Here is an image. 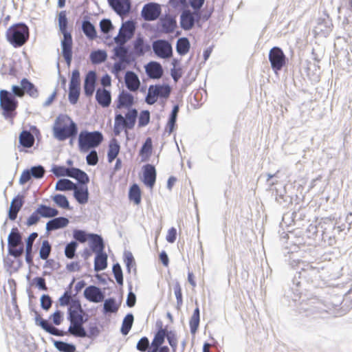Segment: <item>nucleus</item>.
I'll use <instances>...</instances> for the list:
<instances>
[{
	"mask_svg": "<svg viewBox=\"0 0 352 352\" xmlns=\"http://www.w3.org/2000/svg\"><path fill=\"white\" fill-rule=\"evenodd\" d=\"M13 94L7 90L0 91V107L2 111V116L8 120L12 121L16 116V109L19 105L18 100L15 96L22 98L26 93L32 98L38 96V90L33 83L27 78H23L21 80V87L14 85L12 87Z\"/></svg>",
	"mask_w": 352,
	"mask_h": 352,
	"instance_id": "f257e3e1",
	"label": "nucleus"
},
{
	"mask_svg": "<svg viewBox=\"0 0 352 352\" xmlns=\"http://www.w3.org/2000/svg\"><path fill=\"white\" fill-rule=\"evenodd\" d=\"M116 109H126L127 111L123 116L121 113L116 111L113 131L116 136L120 135L122 130L128 134V131L134 128L138 111L133 108L135 101L133 96L125 90L120 92L116 100Z\"/></svg>",
	"mask_w": 352,
	"mask_h": 352,
	"instance_id": "f03ea898",
	"label": "nucleus"
},
{
	"mask_svg": "<svg viewBox=\"0 0 352 352\" xmlns=\"http://www.w3.org/2000/svg\"><path fill=\"white\" fill-rule=\"evenodd\" d=\"M67 306H69L67 319L70 321V325L67 329V334H72L76 337L85 338L87 334L83 323L87 319H84V311L79 301L71 300L67 294Z\"/></svg>",
	"mask_w": 352,
	"mask_h": 352,
	"instance_id": "7ed1b4c3",
	"label": "nucleus"
},
{
	"mask_svg": "<svg viewBox=\"0 0 352 352\" xmlns=\"http://www.w3.org/2000/svg\"><path fill=\"white\" fill-rule=\"evenodd\" d=\"M289 265L296 270L293 282L297 286H300L301 281L298 279H304L306 282L312 281L319 273L316 267H313L310 263L302 261L292 254L289 258Z\"/></svg>",
	"mask_w": 352,
	"mask_h": 352,
	"instance_id": "20e7f679",
	"label": "nucleus"
},
{
	"mask_svg": "<svg viewBox=\"0 0 352 352\" xmlns=\"http://www.w3.org/2000/svg\"><path fill=\"white\" fill-rule=\"evenodd\" d=\"M6 37L13 47H20L29 39V28L23 23L13 24L7 30Z\"/></svg>",
	"mask_w": 352,
	"mask_h": 352,
	"instance_id": "39448f33",
	"label": "nucleus"
},
{
	"mask_svg": "<svg viewBox=\"0 0 352 352\" xmlns=\"http://www.w3.org/2000/svg\"><path fill=\"white\" fill-rule=\"evenodd\" d=\"M103 135L100 131H82L78 135L79 150L81 153H87L90 149L98 147L103 141Z\"/></svg>",
	"mask_w": 352,
	"mask_h": 352,
	"instance_id": "423d86ee",
	"label": "nucleus"
},
{
	"mask_svg": "<svg viewBox=\"0 0 352 352\" xmlns=\"http://www.w3.org/2000/svg\"><path fill=\"white\" fill-rule=\"evenodd\" d=\"M8 252L17 258L21 256L24 251L22 237L17 228H13L8 238Z\"/></svg>",
	"mask_w": 352,
	"mask_h": 352,
	"instance_id": "0eeeda50",
	"label": "nucleus"
},
{
	"mask_svg": "<svg viewBox=\"0 0 352 352\" xmlns=\"http://www.w3.org/2000/svg\"><path fill=\"white\" fill-rule=\"evenodd\" d=\"M135 30L136 23L133 20L130 19L122 22L118 34L113 38L114 42L116 44H125L133 37Z\"/></svg>",
	"mask_w": 352,
	"mask_h": 352,
	"instance_id": "6e6552de",
	"label": "nucleus"
},
{
	"mask_svg": "<svg viewBox=\"0 0 352 352\" xmlns=\"http://www.w3.org/2000/svg\"><path fill=\"white\" fill-rule=\"evenodd\" d=\"M269 60L272 70L277 72L286 64V56L280 47H273L269 52Z\"/></svg>",
	"mask_w": 352,
	"mask_h": 352,
	"instance_id": "1a4fd4ad",
	"label": "nucleus"
},
{
	"mask_svg": "<svg viewBox=\"0 0 352 352\" xmlns=\"http://www.w3.org/2000/svg\"><path fill=\"white\" fill-rule=\"evenodd\" d=\"M72 190L73 195L76 201L80 204H85L89 199V191L87 184L75 185L74 182L67 179V191Z\"/></svg>",
	"mask_w": 352,
	"mask_h": 352,
	"instance_id": "9d476101",
	"label": "nucleus"
},
{
	"mask_svg": "<svg viewBox=\"0 0 352 352\" xmlns=\"http://www.w3.org/2000/svg\"><path fill=\"white\" fill-rule=\"evenodd\" d=\"M152 48L154 53L161 58H168L173 56V47L166 40L158 39L153 42Z\"/></svg>",
	"mask_w": 352,
	"mask_h": 352,
	"instance_id": "9b49d317",
	"label": "nucleus"
},
{
	"mask_svg": "<svg viewBox=\"0 0 352 352\" xmlns=\"http://www.w3.org/2000/svg\"><path fill=\"white\" fill-rule=\"evenodd\" d=\"M162 13L160 4L154 2L146 3L141 11V16L144 21H153L159 18Z\"/></svg>",
	"mask_w": 352,
	"mask_h": 352,
	"instance_id": "f8f14e48",
	"label": "nucleus"
},
{
	"mask_svg": "<svg viewBox=\"0 0 352 352\" xmlns=\"http://www.w3.org/2000/svg\"><path fill=\"white\" fill-rule=\"evenodd\" d=\"M116 45L113 50V59H118V60L126 63H132L135 61V57L133 56V53L129 51V48L124 45L125 44Z\"/></svg>",
	"mask_w": 352,
	"mask_h": 352,
	"instance_id": "ddd939ff",
	"label": "nucleus"
},
{
	"mask_svg": "<svg viewBox=\"0 0 352 352\" xmlns=\"http://www.w3.org/2000/svg\"><path fill=\"white\" fill-rule=\"evenodd\" d=\"M108 1L113 11L122 19L131 12V3L130 0H108Z\"/></svg>",
	"mask_w": 352,
	"mask_h": 352,
	"instance_id": "4468645a",
	"label": "nucleus"
},
{
	"mask_svg": "<svg viewBox=\"0 0 352 352\" xmlns=\"http://www.w3.org/2000/svg\"><path fill=\"white\" fill-rule=\"evenodd\" d=\"M54 136L59 140L66 139V116L59 115L55 120L53 127Z\"/></svg>",
	"mask_w": 352,
	"mask_h": 352,
	"instance_id": "2eb2a0df",
	"label": "nucleus"
},
{
	"mask_svg": "<svg viewBox=\"0 0 352 352\" xmlns=\"http://www.w3.org/2000/svg\"><path fill=\"white\" fill-rule=\"evenodd\" d=\"M67 177L72 178L76 181L75 185H85L89 182L88 175L83 170L78 168L67 167Z\"/></svg>",
	"mask_w": 352,
	"mask_h": 352,
	"instance_id": "dca6fc26",
	"label": "nucleus"
},
{
	"mask_svg": "<svg viewBox=\"0 0 352 352\" xmlns=\"http://www.w3.org/2000/svg\"><path fill=\"white\" fill-rule=\"evenodd\" d=\"M85 298L90 302H100L104 300V295L100 288L90 285L84 290Z\"/></svg>",
	"mask_w": 352,
	"mask_h": 352,
	"instance_id": "f3484780",
	"label": "nucleus"
},
{
	"mask_svg": "<svg viewBox=\"0 0 352 352\" xmlns=\"http://www.w3.org/2000/svg\"><path fill=\"white\" fill-rule=\"evenodd\" d=\"M144 184L148 188H153L156 181V170L153 165L147 164L142 168Z\"/></svg>",
	"mask_w": 352,
	"mask_h": 352,
	"instance_id": "a211bd4d",
	"label": "nucleus"
},
{
	"mask_svg": "<svg viewBox=\"0 0 352 352\" xmlns=\"http://www.w3.org/2000/svg\"><path fill=\"white\" fill-rule=\"evenodd\" d=\"M97 76L94 71H89L85 78L83 89L86 96H91L96 89Z\"/></svg>",
	"mask_w": 352,
	"mask_h": 352,
	"instance_id": "6ab92c4d",
	"label": "nucleus"
},
{
	"mask_svg": "<svg viewBox=\"0 0 352 352\" xmlns=\"http://www.w3.org/2000/svg\"><path fill=\"white\" fill-rule=\"evenodd\" d=\"M151 50V46L144 42V38L138 35L133 43V56H142Z\"/></svg>",
	"mask_w": 352,
	"mask_h": 352,
	"instance_id": "aec40b11",
	"label": "nucleus"
},
{
	"mask_svg": "<svg viewBox=\"0 0 352 352\" xmlns=\"http://www.w3.org/2000/svg\"><path fill=\"white\" fill-rule=\"evenodd\" d=\"M145 70L148 76L153 79H159L164 74L162 66L155 61L148 63L145 67Z\"/></svg>",
	"mask_w": 352,
	"mask_h": 352,
	"instance_id": "412c9836",
	"label": "nucleus"
},
{
	"mask_svg": "<svg viewBox=\"0 0 352 352\" xmlns=\"http://www.w3.org/2000/svg\"><path fill=\"white\" fill-rule=\"evenodd\" d=\"M194 14L190 10H184L180 15V25L184 30H191L195 23Z\"/></svg>",
	"mask_w": 352,
	"mask_h": 352,
	"instance_id": "4be33fe9",
	"label": "nucleus"
},
{
	"mask_svg": "<svg viewBox=\"0 0 352 352\" xmlns=\"http://www.w3.org/2000/svg\"><path fill=\"white\" fill-rule=\"evenodd\" d=\"M124 82L126 88L131 91H137L140 85L138 75L133 71H127L126 72Z\"/></svg>",
	"mask_w": 352,
	"mask_h": 352,
	"instance_id": "5701e85b",
	"label": "nucleus"
},
{
	"mask_svg": "<svg viewBox=\"0 0 352 352\" xmlns=\"http://www.w3.org/2000/svg\"><path fill=\"white\" fill-rule=\"evenodd\" d=\"M58 25L63 38L61 41L62 56L66 60V11H61L58 14Z\"/></svg>",
	"mask_w": 352,
	"mask_h": 352,
	"instance_id": "b1692460",
	"label": "nucleus"
},
{
	"mask_svg": "<svg viewBox=\"0 0 352 352\" xmlns=\"http://www.w3.org/2000/svg\"><path fill=\"white\" fill-rule=\"evenodd\" d=\"M89 247L95 253L102 252L104 250V243L102 237L94 233H89Z\"/></svg>",
	"mask_w": 352,
	"mask_h": 352,
	"instance_id": "393cba45",
	"label": "nucleus"
},
{
	"mask_svg": "<svg viewBox=\"0 0 352 352\" xmlns=\"http://www.w3.org/2000/svg\"><path fill=\"white\" fill-rule=\"evenodd\" d=\"M96 100L103 108L109 107L111 102V94L110 91L106 89L98 88L96 92Z\"/></svg>",
	"mask_w": 352,
	"mask_h": 352,
	"instance_id": "a878e982",
	"label": "nucleus"
},
{
	"mask_svg": "<svg viewBox=\"0 0 352 352\" xmlns=\"http://www.w3.org/2000/svg\"><path fill=\"white\" fill-rule=\"evenodd\" d=\"M23 204V197L20 195L15 197L10 204L8 217L10 220L14 221L17 217V214Z\"/></svg>",
	"mask_w": 352,
	"mask_h": 352,
	"instance_id": "bb28decb",
	"label": "nucleus"
},
{
	"mask_svg": "<svg viewBox=\"0 0 352 352\" xmlns=\"http://www.w3.org/2000/svg\"><path fill=\"white\" fill-rule=\"evenodd\" d=\"M162 31L166 34H170L174 32L177 27V21L174 17L168 14L160 19Z\"/></svg>",
	"mask_w": 352,
	"mask_h": 352,
	"instance_id": "cd10ccee",
	"label": "nucleus"
},
{
	"mask_svg": "<svg viewBox=\"0 0 352 352\" xmlns=\"http://www.w3.org/2000/svg\"><path fill=\"white\" fill-rule=\"evenodd\" d=\"M36 322L40 325L47 332L55 335V336H64V333L62 331L58 330L56 327L51 325L47 320H44L41 316L36 313Z\"/></svg>",
	"mask_w": 352,
	"mask_h": 352,
	"instance_id": "c85d7f7f",
	"label": "nucleus"
},
{
	"mask_svg": "<svg viewBox=\"0 0 352 352\" xmlns=\"http://www.w3.org/2000/svg\"><path fill=\"white\" fill-rule=\"evenodd\" d=\"M107 267V254L104 252L96 253L94 260V270L100 272L104 270Z\"/></svg>",
	"mask_w": 352,
	"mask_h": 352,
	"instance_id": "c756f323",
	"label": "nucleus"
},
{
	"mask_svg": "<svg viewBox=\"0 0 352 352\" xmlns=\"http://www.w3.org/2000/svg\"><path fill=\"white\" fill-rule=\"evenodd\" d=\"M120 146L116 138H113L109 143V150L107 153V158L109 162H112L119 154Z\"/></svg>",
	"mask_w": 352,
	"mask_h": 352,
	"instance_id": "7c9ffc66",
	"label": "nucleus"
},
{
	"mask_svg": "<svg viewBox=\"0 0 352 352\" xmlns=\"http://www.w3.org/2000/svg\"><path fill=\"white\" fill-rule=\"evenodd\" d=\"M153 91L158 98H168L171 92V88L168 85H153Z\"/></svg>",
	"mask_w": 352,
	"mask_h": 352,
	"instance_id": "2f4dec72",
	"label": "nucleus"
},
{
	"mask_svg": "<svg viewBox=\"0 0 352 352\" xmlns=\"http://www.w3.org/2000/svg\"><path fill=\"white\" fill-rule=\"evenodd\" d=\"M82 30L85 35L89 40H94L96 38L97 32L95 26L89 20H84L82 21Z\"/></svg>",
	"mask_w": 352,
	"mask_h": 352,
	"instance_id": "473e14b6",
	"label": "nucleus"
},
{
	"mask_svg": "<svg viewBox=\"0 0 352 352\" xmlns=\"http://www.w3.org/2000/svg\"><path fill=\"white\" fill-rule=\"evenodd\" d=\"M19 142L23 146L30 148L34 145V138L30 131H23L19 135Z\"/></svg>",
	"mask_w": 352,
	"mask_h": 352,
	"instance_id": "72a5a7b5",
	"label": "nucleus"
},
{
	"mask_svg": "<svg viewBox=\"0 0 352 352\" xmlns=\"http://www.w3.org/2000/svg\"><path fill=\"white\" fill-rule=\"evenodd\" d=\"M190 47L189 40L186 37H182L177 41L176 51L179 55L184 56L188 52Z\"/></svg>",
	"mask_w": 352,
	"mask_h": 352,
	"instance_id": "f704fd0d",
	"label": "nucleus"
},
{
	"mask_svg": "<svg viewBox=\"0 0 352 352\" xmlns=\"http://www.w3.org/2000/svg\"><path fill=\"white\" fill-rule=\"evenodd\" d=\"M119 309V305L116 303V299L113 298H109L104 301L103 304V313L104 314H113L116 313Z\"/></svg>",
	"mask_w": 352,
	"mask_h": 352,
	"instance_id": "c9c22d12",
	"label": "nucleus"
},
{
	"mask_svg": "<svg viewBox=\"0 0 352 352\" xmlns=\"http://www.w3.org/2000/svg\"><path fill=\"white\" fill-rule=\"evenodd\" d=\"M107 54L104 50H98L90 54L89 58L93 64H100L107 60Z\"/></svg>",
	"mask_w": 352,
	"mask_h": 352,
	"instance_id": "e433bc0d",
	"label": "nucleus"
},
{
	"mask_svg": "<svg viewBox=\"0 0 352 352\" xmlns=\"http://www.w3.org/2000/svg\"><path fill=\"white\" fill-rule=\"evenodd\" d=\"M199 321L200 311L199 307H197L195 309L189 322L191 333L195 334L197 332L199 325Z\"/></svg>",
	"mask_w": 352,
	"mask_h": 352,
	"instance_id": "4c0bfd02",
	"label": "nucleus"
},
{
	"mask_svg": "<svg viewBox=\"0 0 352 352\" xmlns=\"http://www.w3.org/2000/svg\"><path fill=\"white\" fill-rule=\"evenodd\" d=\"M65 226H66V218L58 217L48 221L46 225V229L48 231H51Z\"/></svg>",
	"mask_w": 352,
	"mask_h": 352,
	"instance_id": "58836bf2",
	"label": "nucleus"
},
{
	"mask_svg": "<svg viewBox=\"0 0 352 352\" xmlns=\"http://www.w3.org/2000/svg\"><path fill=\"white\" fill-rule=\"evenodd\" d=\"M80 94V85H69L68 99L71 104L77 103Z\"/></svg>",
	"mask_w": 352,
	"mask_h": 352,
	"instance_id": "ea45409f",
	"label": "nucleus"
},
{
	"mask_svg": "<svg viewBox=\"0 0 352 352\" xmlns=\"http://www.w3.org/2000/svg\"><path fill=\"white\" fill-rule=\"evenodd\" d=\"M129 198L133 201L135 204H139L141 201V191L138 184H133L129 192Z\"/></svg>",
	"mask_w": 352,
	"mask_h": 352,
	"instance_id": "a19ab883",
	"label": "nucleus"
},
{
	"mask_svg": "<svg viewBox=\"0 0 352 352\" xmlns=\"http://www.w3.org/2000/svg\"><path fill=\"white\" fill-rule=\"evenodd\" d=\"M133 320H134V316L131 313L127 314L126 315V316L124 317V318L122 321V327H121V329H120L121 333L124 336L127 335L129 333V332L130 331V330L132 327L133 323Z\"/></svg>",
	"mask_w": 352,
	"mask_h": 352,
	"instance_id": "79ce46f5",
	"label": "nucleus"
},
{
	"mask_svg": "<svg viewBox=\"0 0 352 352\" xmlns=\"http://www.w3.org/2000/svg\"><path fill=\"white\" fill-rule=\"evenodd\" d=\"M36 210H38V212H39L41 217H54L58 213L56 209L45 205H40Z\"/></svg>",
	"mask_w": 352,
	"mask_h": 352,
	"instance_id": "37998d69",
	"label": "nucleus"
},
{
	"mask_svg": "<svg viewBox=\"0 0 352 352\" xmlns=\"http://www.w3.org/2000/svg\"><path fill=\"white\" fill-rule=\"evenodd\" d=\"M37 236H38L37 233L33 232L30 234V236L28 237V239L26 240L25 253H26V261L28 263L32 262L31 253H32V245Z\"/></svg>",
	"mask_w": 352,
	"mask_h": 352,
	"instance_id": "c03bdc74",
	"label": "nucleus"
},
{
	"mask_svg": "<svg viewBox=\"0 0 352 352\" xmlns=\"http://www.w3.org/2000/svg\"><path fill=\"white\" fill-rule=\"evenodd\" d=\"M153 144L151 138H147L140 150V155L147 159L152 153Z\"/></svg>",
	"mask_w": 352,
	"mask_h": 352,
	"instance_id": "a18cd8bd",
	"label": "nucleus"
},
{
	"mask_svg": "<svg viewBox=\"0 0 352 352\" xmlns=\"http://www.w3.org/2000/svg\"><path fill=\"white\" fill-rule=\"evenodd\" d=\"M124 263L126 264V270L129 273H131L133 269L134 272H136L135 261L134 257L131 252L125 251L124 253Z\"/></svg>",
	"mask_w": 352,
	"mask_h": 352,
	"instance_id": "49530a36",
	"label": "nucleus"
},
{
	"mask_svg": "<svg viewBox=\"0 0 352 352\" xmlns=\"http://www.w3.org/2000/svg\"><path fill=\"white\" fill-rule=\"evenodd\" d=\"M166 338V329L160 328L155 333L154 338L152 341V345H155L159 347L162 346V344L164 342Z\"/></svg>",
	"mask_w": 352,
	"mask_h": 352,
	"instance_id": "de8ad7c7",
	"label": "nucleus"
},
{
	"mask_svg": "<svg viewBox=\"0 0 352 352\" xmlns=\"http://www.w3.org/2000/svg\"><path fill=\"white\" fill-rule=\"evenodd\" d=\"M150 118L151 116L148 110L142 111L140 115H138V126L141 128L146 126L150 122Z\"/></svg>",
	"mask_w": 352,
	"mask_h": 352,
	"instance_id": "09e8293b",
	"label": "nucleus"
},
{
	"mask_svg": "<svg viewBox=\"0 0 352 352\" xmlns=\"http://www.w3.org/2000/svg\"><path fill=\"white\" fill-rule=\"evenodd\" d=\"M113 274L118 285H123V274L120 265L117 263L113 265L112 268Z\"/></svg>",
	"mask_w": 352,
	"mask_h": 352,
	"instance_id": "8fccbe9b",
	"label": "nucleus"
},
{
	"mask_svg": "<svg viewBox=\"0 0 352 352\" xmlns=\"http://www.w3.org/2000/svg\"><path fill=\"white\" fill-rule=\"evenodd\" d=\"M73 237L80 243H85L89 239V234L82 230L76 229L73 231Z\"/></svg>",
	"mask_w": 352,
	"mask_h": 352,
	"instance_id": "3c124183",
	"label": "nucleus"
},
{
	"mask_svg": "<svg viewBox=\"0 0 352 352\" xmlns=\"http://www.w3.org/2000/svg\"><path fill=\"white\" fill-rule=\"evenodd\" d=\"M67 121H69L67 124V138H74L78 134L77 124L69 116H67Z\"/></svg>",
	"mask_w": 352,
	"mask_h": 352,
	"instance_id": "603ef678",
	"label": "nucleus"
},
{
	"mask_svg": "<svg viewBox=\"0 0 352 352\" xmlns=\"http://www.w3.org/2000/svg\"><path fill=\"white\" fill-rule=\"evenodd\" d=\"M166 338H167L168 344L175 351L177 346V340L175 333L173 331H167L166 329Z\"/></svg>",
	"mask_w": 352,
	"mask_h": 352,
	"instance_id": "864d4df0",
	"label": "nucleus"
},
{
	"mask_svg": "<svg viewBox=\"0 0 352 352\" xmlns=\"http://www.w3.org/2000/svg\"><path fill=\"white\" fill-rule=\"evenodd\" d=\"M113 28V25L110 19H103L100 21V29L104 34H108Z\"/></svg>",
	"mask_w": 352,
	"mask_h": 352,
	"instance_id": "5fc2aeb1",
	"label": "nucleus"
},
{
	"mask_svg": "<svg viewBox=\"0 0 352 352\" xmlns=\"http://www.w3.org/2000/svg\"><path fill=\"white\" fill-rule=\"evenodd\" d=\"M174 293L177 299V309H179L182 305V292L179 283L177 282L174 286Z\"/></svg>",
	"mask_w": 352,
	"mask_h": 352,
	"instance_id": "6e6d98bb",
	"label": "nucleus"
},
{
	"mask_svg": "<svg viewBox=\"0 0 352 352\" xmlns=\"http://www.w3.org/2000/svg\"><path fill=\"white\" fill-rule=\"evenodd\" d=\"M86 161L88 165L95 166L98 162V155L96 150H91L86 157Z\"/></svg>",
	"mask_w": 352,
	"mask_h": 352,
	"instance_id": "4d7b16f0",
	"label": "nucleus"
},
{
	"mask_svg": "<svg viewBox=\"0 0 352 352\" xmlns=\"http://www.w3.org/2000/svg\"><path fill=\"white\" fill-rule=\"evenodd\" d=\"M31 285H34L38 289H41L43 291L47 290V287L45 283V280L43 277H36V278H33V280L31 283Z\"/></svg>",
	"mask_w": 352,
	"mask_h": 352,
	"instance_id": "13d9d810",
	"label": "nucleus"
},
{
	"mask_svg": "<svg viewBox=\"0 0 352 352\" xmlns=\"http://www.w3.org/2000/svg\"><path fill=\"white\" fill-rule=\"evenodd\" d=\"M51 247L47 241H43L40 250V256L42 259H47L50 255Z\"/></svg>",
	"mask_w": 352,
	"mask_h": 352,
	"instance_id": "bf43d9fd",
	"label": "nucleus"
},
{
	"mask_svg": "<svg viewBox=\"0 0 352 352\" xmlns=\"http://www.w3.org/2000/svg\"><path fill=\"white\" fill-rule=\"evenodd\" d=\"M157 100V97L153 91V85H150L148 89V94L145 98V102L150 105L155 104Z\"/></svg>",
	"mask_w": 352,
	"mask_h": 352,
	"instance_id": "052dcab7",
	"label": "nucleus"
},
{
	"mask_svg": "<svg viewBox=\"0 0 352 352\" xmlns=\"http://www.w3.org/2000/svg\"><path fill=\"white\" fill-rule=\"evenodd\" d=\"M50 319L52 320L55 325H59L63 321V312L56 310L50 316Z\"/></svg>",
	"mask_w": 352,
	"mask_h": 352,
	"instance_id": "680f3d73",
	"label": "nucleus"
},
{
	"mask_svg": "<svg viewBox=\"0 0 352 352\" xmlns=\"http://www.w3.org/2000/svg\"><path fill=\"white\" fill-rule=\"evenodd\" d=\"M78 241H72L67 243V258L72 259L74 257L76 250L78 247Z\"/></svg>",
	"mask_w": 352,
	"mask_h": 352,
	"instance_id": "e2e57ef3",
	"label": "nucleus"
},
{
	"mask_svg": "<svg viewBox=\"0 0 352 352\" xmlns=\"http://www.w3.org/2000/svg\"><path fill=\"white\" fill-rule=\"evenodd\" d=\"M41 215L39 214V212H38V210H36L27 219V221H26V225L28 226H33V225H35L36 223H37L40 219H41Z\"/></svg>",
	"mask_w": 352,
	"mask_h": 352,
	"instance_id": "0e129e2a",
	"label": "nucleus"
},
{
	"mask_svg": "<svg viewBox=\"0 0 352 352\" xmlns=\"http://www.w3.org/2000/svg\"><path fill=\"white\" fill-rule=\"evenodd\" d=\"M131 63H126L124 62H122L121 60H118L113 64V67L112 69V72L115 74H119L120 72L124 70L127 65Z\"/></svg>",
	"mask_w": 352,
	"mask_h": 352,
	"instance_id": "69168bd1",
	"label": "nucleus"
},
{
	"mask_svg": "<svg viewBox=\"0 0 352 352\" xmlns=\"http://www.w3.org/2000/svg\"><path fill=\"white\" fill-rule=\"evenodd\" d=\"M149 346V340L146 337H142L137 343L136 348L140 351H145Z\"/></svg>",
	"mask_w": 352,
	"mask_h": 352,
	"instance_id": "338daca9",
	"label": "nucleus"
},
{
	"mask_svg": "<svg viewBox=\"0 0 352 352\" xmlns=\"http://www.w3.org/2000/svg\"><path fill=\"white\" fill-rule=\"evenodd\" d=\"M32 177L35 178H41L43 177L45 170L41 166H34L30 170Z\"/></svg>",
	"mask_w": 352,
	"mask_h": 352,
	"instance_id": "774afa93",
	"label": "nucleus"
}]
</instances>
